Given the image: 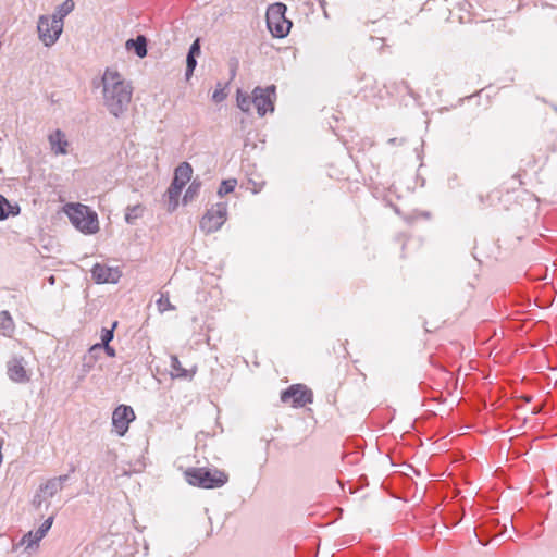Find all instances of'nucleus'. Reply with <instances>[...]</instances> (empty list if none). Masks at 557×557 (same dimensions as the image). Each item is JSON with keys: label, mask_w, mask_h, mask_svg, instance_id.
I'll list each match as a JSON object with an SVG mask.
<instances>
[{"label": "nucleus", "mask_w": 557, "mask_h": 557, "mask_svg": "<svg viewBox=\"0 0 557 557\" xmlns=\"http://www.w3.org/2000/svg\"><path fill=\"white\" fill-rule=\"evenodd\" d=\"M48 282L53 285L55 282V277L53 275L49 276Z\"/></svg>", "instance_id": "obj_33"}, {"label": "nucleus", "mask_w": 557, "mask_h": 557, "mask_svg": "<svg viewBox=\"0 0 557 557\" xmlns=\"http://www.w3.org/2000/svg\"><path fill=\"white\" fill-rule=\"evenodd\" d=\"M193 174V168L188 162H182L174 172V177L164 194L168 211L173 212L178 207V198L184 186L189 182Z\"/></svg>", "instance_id": "obj_4"}, {"label": "nucleus", "mask_w": 557, "mask_h": 557, "mask_svg": "<svg viewBox=\"0 0 557 557\" xmlns=\"http://www.w3.org/2000/svg\"><path fill=\"white\" fill-rule=\"evenodd\" d=\"M171 369L173 377L185 380H191L197 370L196 367L190 370L183 368L176 356H171Z\"/></svg>", "instance_id": "obj_15"}, {"label": "nucleus", "mask_w": 557, "mask_h": 557, "mask_svg": "<svg viewBox=\"0 0 557 557\" xmlns=\"http://www.w3.org/2000/svg\"><path fill=\"white\" fill-rule=\"evenodd\" d=\"M145 207L141 205L128 206L125 212V221L128 224H135V222L143 216Z\"/></svg>", "instance_id": "obj_20"}, {"label": "nucleus", "mask_w": 557, "mask_h": 557, "mask_svg": "<svg viewBox=\"0 0 557 557\" xmlns=\"http://www.w3.org/2000/svg\"><path fill=\"white\" fill-rule=\"evenodd\" d=\"M7 373L11 381L15 383H27L30 376L25 368V361L23 357H14L7 363Z\"/></svg>", "instance_id": "obj_12"}, {"label": "nucleus", "mask_w": 557, "mask_h": 557, "mask_svg": "<svg viewBox=\"0 0 557 557\" xmlns=\"http://www.w3.org/2000/svg\"><path fill=\"white\" fill-rule=\"evenodd\" d=\"M520 176H521V175H520L519 173H517V174H515V175L512 176V180H517V181H518V185H519V186H521V185L523 184V182L521 181Z\"/></svg>", "instance_id": "obj_32"}, {"label": "nucleus", "mask_w": 557, "mask_h": 557, "mask_svg": "<svg viewBox=\"0 0 557 557\" xmlns=\"http://www.w3.org/2000/svg\"><path fill=\"white\" fill-rule=\"evenodd\" d=\"M126 47L128 49L131 47H134L135 53L139 58H144L147 54V41L144 36H138L135 40L134 39L127 40Z\"/></svg>", "instance_id": "obj_19"}, {"label": "nucleus", "mask_w": 557, "mask_h": 557, "mask_svg": "<svg viewBox=\"0 0 557 557\" xmlns=\"http://www.w3.org/2000/svg\"><path fill=\"white\" fill-rule=\"evenodd\" d=\"M53 523V517L47 518L41 525L35 531H30L25 534L22 539V543L26 544L27 547H32L33 545H37L48 533Z\"/></svg>", "instance_id": "obj_14"}, {"label": "nucleus", "mask_w": 557, "mask_h": 557, "mask_svg": "<svg viewBox=\"0 0 557 557\" xmlns=\"http://www.w3.org/2000/svg\"><path fill=\"white\" fill-rule=\"evenodd\" d=\"M225 98H226V92L222 88L215 89L212 95V100L216 103L222 102Z\"/></svg>", "instance_id": "obj_29"}, {"label": "nucleus", "mask_w": 557, "mask_h": 557, "mask_svg": "<svg viewBox=\"0 0 557 557\" xmlns=\"http://www.w3.org/2000/svg\"><path fill=\"white\" fill-rule=\"evenodd\" d=\"M102 349L109 357H115V349L110 344L103 345Z\"/></svg>", "instance_id": "obj_30"}, {"label": "nucleus", "mask_w": 557, "mask_h": 557, "mask_svg": "<svg viewBox=\"0 0 557 557\" xmlns=\"http://www.w3.org/2000/svg\"><path fill=\"white\" fill-rule=\"evenodd\" d=\"M287 7L282 2L270 4L267 10V26L270 33L276 38H284L288 35L292 22L286 18Z\"/></svg>", "instance_id": "obj_5"}, {"label": "nucleus", "mask_w": 557, "mask_h": 557, "mask_svg": "<svg viewBox=\"0 0 557 557\" xmlns=\"http://www.w3.org/2000/svg\"><path fill=\"white\" fill-rule=\"evenodd\" d=\"M75 8V3L73 0H65L62 4H60L55 12L51 15L54 20L60 18L63 21L65 16H67Z\"/></svg>", "instance_id": "obj_23"}, {"label": "nucleus", "mask_w": 557, "mask_h": 557, "mask_svg": "<svg viewBox=\"0 0 557 557\" xmlns=\"http://www.w3.org/2000/svg\"><path fill=\"white\" fill-rule=\"evenodd\" d=\"M201 188V183L197 180H194L191 184L188 186L184 197L183 202L188 203L189 201H193L199 194Z\"/></svg>", "instance_id": "obj_24"}, {"label": "nucleus", "mask_w": 557, "mask_h": 557, "mask_svg": "<svg viewBox=\"0 0 557 557\" xmlns=\"http://www.w3.org/2000/svg\"><path fill=\"white\" fill-rule=\"evenodd\" d=\"M236 103L237 107L247 114L251 113L252 109V94L249 95L246 91H243L242 89H237L236 91Z\"/></svg>", "instance_id": "obj_18"}, {"label": "nucleus", "mask_w": 557, "mask_h": 557, "mask_svg": "<svg viewBox=\"0 0 557 557\" xmlns=\"http://www.w3.org/2000/svg\"><path fill=\"white\" fill-rule=\"evenodd\" d=\"M91 276L96 283H115L120 274L115 269L97 263L91 269Z\"/></svg>", "instance_id": "obj_13"}, {"label": "nucleus", "mask_w": 557, "mask_h": 557, "mask_svg": "<svg viewBox=\"0 0 557 557\" xmlns=\"http://www.w3.org/2000/svg\"><path fill=\"white\" fill-rule=\"evenodd\" d=\"M101 86L104 107L115 117L121 116L132 100L131 83L119 71L107 67L101 77Z\"/></svg>", "instance_id": "obj_1"}, {"label": "nucleus", "mask_w": 557, "mask_h": 557, "mask_svg": "<svg viewBox=\"0 0 557 557\" xmlns=\"http://www.w3.org/2000/svg\"><path fill=\"white\" fill-rule=\"evenodd\" d=\"M18 213V206H11L9 201L0 195V220L7 219L9 215H17Z\"/></svg>", "instance_id": "obj_21"}, {"label": "nucleus", "mask_w": 557, "mask_h": 557, "mask_svg": "<svg viewBox=\"0 0 557 557\" xmlns=\"http://www.w3.org/2000/svg\"><path fill=\"white\" fill-rule=\"evenodd\" d=\"M50 152L53 156H66L70 152V141L66 137V134L57 128L50 132L47 136Z\"/></svg>", "instance_id": "obj_11"}, {"label": "nucleus", "mask_w": 557, "mask_h": 557, "mask_svg": "<svg viewBox=\"0 0 557 557\" xmlns=\"http://www.w3.org/2000/svg\"><path fill=\"white\" fill-rule=\"evenodd\" d=\"M186 481L202 488H216L228 481V475L218 469L189 468L185 471Z\"/></svg>", "instance_id": "obj_3"}, {"label": "nucleus", "mask_w": 557, "mask_h": 557, "mask_svg": "<svg viewBox=\"0 0 557 557\" xmlns=\"http://www.w3.org/2000/svg\"><path fill=\"white\" fill-rule=\"evenodd\" d=\"M61 490L60 482L53 478L39 487V492L42 493L46 498L54 496Z\"/></svg>", "instance_id": "obj_22"}, {"label": "nucleus", "mask_w": 557, "mask_h": 557, "mask_svg": "<svg viewBox=\"0 0 557 557\" xmlns=\"http://www.w3.org/2000/svg\"><path fill=\"white\" fill-rule=\"evenodd\" d=\"M236 184L237 181L234 178L223 181L219 187L218 195L223 197L224 195L232 193L235 189Z\"/></svg>", "instance_id": "obj_26"}, {"label": "nucleus", "mask_w": 557, "mask_h": 557, "mask_svg": "<svg viewBox=\"0 0 557 557\" xmlns=\"http://www.w3.org/2000/svg\"><path fill=\"white\" fill-rule=\"evenodd\" d=\"M199 54H200V41H199V39H196L191 44L187 55L198 57Z\"/></svg>", "instance_id": "obj_28"}, {"label": "nucleus", "mask_w": 557, "mask_h": 557, "mask_svg": "<svg viewBox=\"0 0 557 557\" xmlns=\"http://www.w3.org/2000/svg\"><path fill=\"white\" fill-rule=\"evenodd\" d=\"M395 140H396L395 138L389 139V143L395 144Z\"/></svg>", "instance_id": "obj_36"}, {"label": "nucleus", "mask_w": 557, "mask_h": 557, "mask_svg": "<svg viewBox=\"0 0 557 557\" xmlns=\"http://www.w3.org/2000/svg\"><path fill=\"white\" fill-rule=\"evenodd\" d=\"M64 22L51 15H40L37 23L38 38L46 47L53 46L63 32Z\"/></svg>", "instance_id": "obj_6"}, {"label": "nucleus", "mask_w": 557, "mask_h": 557, "mask_svg": "<svg viewBox=\"0 0 557 557\" xmlns=\"http://www.w3.org/2000/svg\"><path fill=\"white\" fill-rule=\"evenodd\" d=\"M15 330L14 321L9 311L3 310L0 312V334L7 337H12Z\"/></svg>", "instance_id": "obj_16"}, {"label": "nucleus", "mask_w": 557, "mask_h": 557, "mask_svg": "<svg viewBox=\"0 0 557 557\" xmlns=\"http://www.w3.org/2000/svg\"><path fill=\"white\" fill-rule=\"evenodd\" d=\"M53 479L58 480V482H60V486L62 487V485L69 480V475L64 474Z\"/></svg>", "instance_id": "obj_31"}, {"label": "nucleus", "mask_w": 557, "mask_h": 557, "mask_svg": "<svg viewBox=\"0 0 557 557\" xmlns=\"http://www.w3.org/2000/svg\"><path fill=\"white\" fill-rule=\"evenodd\" d=\"M117 325V322H113L112 326L110 329H106L103 327L101 330V343H97L95 345H92L90 348H89V354H92L94 351H100L102 349V346L103 345H107V344H110V342L113 339V336H114V329L116 327Z\"/></svg>", "instance_id": "obj_17"}, {"label": "nucleus", "mask_w": 557, "mask_h": 557, "mask_svg": "<svg viewBox=\"0 0 557 557\" xmlns=\"http://www.w3.org/2000/svg\"><path fill=\"white\" fill-rule=\"evenodd\" d=\"M136 418L131 406L120 405L112 412V425L119 436H124L128 431L129 423Z\"/></svg>", "instance_id": "obj_10"}, {"label": "nucleus", "mask_w": 557, "mask_h": 557, "mask_svg": "<svg viewBox=\"0 0 557 557\" xmlns=\"http://www.w3.org/2000/svg\"><path fill=\"white\" fill-rule=\"evenodd\" d=\"M227 219V203L218 202L203 214L199 227L202 232L210 234L219 231Z\"/></svg>", "instance_id": "obj_7"}, {"label": "nucleus", "mask_w": 557, "mask_h": 557, "mask_svg": "<svg viewBox=\"0 0 557 557\" xmlns=\"http://www.w3.org/2000/svg\"><path fill=\"white\" fill-rule=\"evenodd\" d=\"M39 497V495H37L36 497H34V502H37V498ZM38 504H40V500H38Z\"/></svg>", "instance_id": "obj_35"}, {"label": "nucleus", "mask_w": 557, "mask_h": 557, "mask_svg": "<svg viewBox=\"0 0 557 557\" xmlns=\"http://www.w3.org/2000/svg\"><path fill=\"white\" fill-rule=\"evenodd\" d=\"M281 400L295 408H300L313 401V393L306 385L293 384L281 393Z\"/></svg>", "instance_id": "obj_9"}, {"label": "nucleus", "mask_w": 557, "mask_h": 557, "mask_svg": "<svg viewBox=\"0 0 557 557\" xmlns=\"http://www.w3.org/2000/svg\"><path fill=\"white\" fill-rule=\"evenodd\" d=\"M63 211L69 216L71 223L82 233L91 235L99 231L98 215L88 206L79 202H70L63 207Z\"/></svg>", "instance_id": "obj_2"}, {"label": "nucleus", "mask_w": 557, "mask_h": 557, "mask_svg": "<svg viewBox=\"0 0 557 557\" xmlns=\"http://www.w3.org/2000/svg\"><path fill=\"white\" fill-rule=\"evenodd\" d=\"M275 86L256 87L252 90V106L260 117L274 111Z\"/></svg>", "instance_id": "obj_8"}, {"label": "nucleus", "mask_w": 557, "mask_h": 557, "mask_svg": "<svg viewBox=\"0 0 557 557\" xmlns=\"http://www.w3.org/2000/svg\"><path fill=\"white\" fill-rule=\"evenodd\" d=\"M197 65L196 57L187 55L186 60V78L188 79Z\"/></svg>", "instance_id": "obj_27"}, {"label": "nucleus", "mask_w": 557, "mask_h": 557, "mask_svg": "<svg viewBox=\"0 0 557 557\" xmlns=\"http://www.w3.org/2000/svg\"><path fill=\"white\" fill-rule=\"evenodd\" d=\"M91 357L97 358L98 351H94L92 354H89Z\"/></svg>", "instance_id": "obj_34"}, {"label": "nucleus", "mask_w": 557, "mask_h": 557, "mask_svg": "<svg viewBox=\"0 0 557 557\" xmlns=\"http://www.w3.org/2000/svg\"><path fill=\"white\" fill-rule=\"evenodd\" d=\"M157 307L161 313L169 310H175V306L171 304L168 293H160V297L157 300Z\"/></svg>", "instance_id": "obj_25"}]
</instances>
